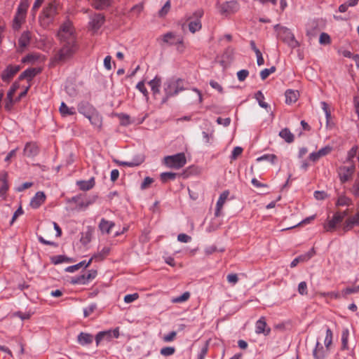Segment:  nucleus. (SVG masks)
<instances>
[{
  "label": "nucleus",
  "mask_w": 359,
  "mask_h": 359,
  "mask_svg": "<svg viewBox=\"0 0 359 359\" xmlns=\"http://www.w3.org/2000/svg\"><path fill=\"white\" fill-rule=\"evenodd\" d=\"M314 197L317 200H324L327 197V194L324 191H316Z\"/></svg>",
  "instance_id": "nucleus-64"
},
{
  "label": "nucleus",
  "mask_w": 359,
  "mask_h": 359,
  "mask_svg": "<svg viewBox=\"0 0 359 359\" xmlns=\"http://www.w3.org/2000/svg\"><path fill=\"white\" fill-rule=\"evenodd\" d=\"M279 135L281 138L284 139L287 143H291L294 141V135L290 132L288 128H284L280 130Z\"/></svg>",
  "instance_id": "nucleus-33"
},
{
  "label": "nucleus",
  "mask_w": 359,
  "mask_h": 359,
  "mask_svg": "<svg viewBox=\"0 0 359 359\" xmlns=\"http://www.w3.org/2000/svg\"><path fill=\"white\" fill-rule=\"evenodd\" d=\"M298 292L302 295H306L308 294L307 284L305 281L299 283L298 285Z\"/></svg>",
  "instance_id": "nucleus-55"
},
{
  "label": "nucleus",
  "mask_w": 359,
  "mask_h": 359,
  "mask_svg": "<svg viewBox=\"0 0 359 359\" xmlns=\"http://www.w3.org/2000/svg\"><path fill=\"white\" fill-rule=\"evenodd\" d=\"M57 36L60 41V43H76L74 28L72 23L69 20L66 21L60 26L57 32Z\"/></svg>",
  "instance_id": "nucleus-4"
},
{
  "label": "nucleus",
  "mask_w": 359,
  "mask_h": 359,
  "mask_svg": "<svg viewBox=\"0 0 359 359\" xmlns=\"http://www.w3.org/2000/svg\"><path fill=\"white\" fill-rule=\"evenodd\" d=\"M112 0H93L92 6L97 10H104L109 7Z\"/></svg>",
  "instance_id": "nucleus-30"
},
{
  "label": "nucleus",
  "mask_w": 359,
  "mask_h": 359,
  "mask_svg": "<svg viewBox=\"0 0 359 359\" xmlns=\"http://www.w3.org/2000/svg\"><path fill=\"white\" fill-rule=\"evenodd\" d=\"M186 163L187 159L184 153H178L164 158V163L167 167L171 168L180 169L184 167Z\"/></svg>",
  "instance_id": "nucleus-6"
},
{
  "label": "nucleus",
  "mask_w": 359,
  "mask_h": 359,
  "mask_svg": "<svg viewBox=\"0 0 359 359\" xmlns=\"http://www.w3.org/2000/svg\"><path fill=\"white\" fill-rule=\"evenodd\" d=\"M139 298L138 293L127 294L124 297V302L127 304L133 302Z\"/></svg>",
  "instance_id": "nucleus-56"
},
{
  "label": "nucleus",
  "mask_w": 359,
  "mask_h": 359,
  "mask_svg": "<svg viewBox=\"0 0 359 359\" xmlns=\"http://www.w3.org/2000/svg\"><path fill=\"white\" fill-rule=\"evenodd\" d=\"M217 8L220 15L229 17L239 11L240 4L237 0L226 1L221 4H217Z\"/></svg>",
  "instance_id": "nucleus-5"
},
{
  "label": "nucleus",
  "mask_w": 359,
  "mask_h": 359,
  "mask_svg": "<svg viewBox=\"0 0 359 359\" xmlns=\"http://www.w3.org/2000/svg\"><path fill=\"white\" fill-rule=\"evenodd\" d=\"M348 330L347 329L342 332L341 334V349L346 350L348 347Z\"/></svg>",
  "instance_id": "nucleus-40"
},
{
  "label": "nucleus",
  "mask_w": 359,
  "mask_h": 359,
  "mask_svg": "<svg viewBox=\"0 0 359 359\" xmlns=\"http://www.w3.org/2000/svg\"><path fill=\"white\" fill-rule=\"evenodd\" d=\"M7 173H4L2 177L3 184L0 188V195L4 196L8 189V185L6 181Z\"/></svg>",
  "instance_id": "nucleus-47"
},
{
  "label": "nucleus",
  "mask_w": 359,
  "mask_h": 359,
  "mask_svg": "<svg viewBox=\"0 0 359 359\" xmlns=\"http://www.w3.org/2000/svg\"><path fill=\"white\" fill-rule=\"evenodd\" d=\"M46 201V195L43 191H38L32 198L30 201V206L32 208L36 209L39 208Z\"/></svg>",
  "instance_id": "nucleus-20"
},
{
  "label": "nucleus",
  "mask_w": 359,
  "mask_h": 359,
  "mask_svg": "<svg viewBox=\"0 0 359 359\" xmlns=\"http://www.w3.org/2000/svg\"><path fill=\"white\" fill-rule=\"evenodd\" d=\"M278 158L276 155L273 154H264L257 158V161H268L272 164H275Z\"/></svg>",
  "instance_id": "nucleus-36"
},
{
  "label": "nucleus",
  "mask_w": 359,
  "mask_h": 359,
  "mask_svg": "<svg viewBox=\"0 0 359 359\" xmlns=\"http://www.w3.org/2000/svg\"><path fill=\"white\" fill-rule=\"evenodd\" d=\"M143 9H144V4L142 3H140V4H137L135 6H133L130 9V12L135 13L136 15L138 16L142 13Z\"/></svg>",
  "instance_id": "nucleus-52"
},
{
  "label": "nucleus",
  "mask_w": 359,
  "mask_h": 359,
  "mask_svg": "<svg viewBox=\"0 0 359 359\" xmlns=\"http://www.w3.org/2000/svg\"><path fill=\"white\" fill-rule=\"evenodd\" d=\"M285 102L288 104L294 103L299 97V93L297 90H287L285 93Z\"/></svg>",
  "instance_id": "nucleus-29"
},
{
  "label": "nucleus",
  "mask_w": 359,
  "mask_h": 359,
  "mask_svg": "<svg viewBox=\"0 0 359 359\" xmlns=\"http://www.w3.org/2000/svg\"><path fill=\"white\" fill-rule=\"evenodd\" d=\"M255 98L258 101L259 104L261 107L265 109L269 107V104L266 102H264V96L260 90L257 92V93L255 94Z\"/></svg>",
  "instance_id": "nucleus-41"
},
{
  "label": "nucleus",
  "mask_w": 359,
  "mask_h": 359,
  "mask_svg": "<svg viewBox=\"0 0 359 359\" xmlns=\"http://www.w3.org/2000/svg\"><path fill=\"white\" fill-rule=\"evenodd\" d=\"M177 332L175 331H172L168 334L164 335L163 339L165 342H170L172 341L176 337Z\"/></svg>",
  "instance_id": "nucleus-57"
},
{
  "label": "nucleus",
  "mask_w": 359,
  "mask_h": 359,
  "mask_svg": "<svg viewBox=\"0 0 359 359\" xmlns=\"http://www.w3.org/2000/svg\"><path fill=\"white\" fill-rule=\"evenodd\" d=\"M115 226L114 222H109L102 218L99 224V229L103 233L109 234L111 229Z\"/></svg>",
  "instance_id": "nucleus-27"
},
{
  "label": "nucleus",
  "mask_w": 359,
  "mask_h": 359,
  "mask_svg": "<svg viewBox=\"0 0 359 359\" xmlns=\"http://www.w3.org/2000/svg\"><path fill=\"white\" fill-rule=\"evenodd\" d=\"M30 41L31 32L29 31L23 32L18 39L20 51H23L24 49L29 44Z\"/></svg>",
  "instance_id": "nucleus-21"
},
{
  "label": "nucleus",
  "mask_w": 359,
  "mask_h": 359,
  "mask_svg": "<svg viewBox=\"0 0 359 359\" xmlns=\"http://www.w3.org/2000/svg\"><path fill=\"white\" fill-rule=\"evenodd\" d=\"M105 18L103 14L95 13L90 16L88 22L89 28L93 32H97L103 25Z\"/></svg>",
  "instance_id": "nucleus-10"
},
{
  "label": "nucleus",
  "mask_w": 359,
  "mask_h": 359,
  "mask_svg": "<svg viewBox=\"0 0 359 359\" xmlns=\"http://www.w3.org/2000/svg\"><path fill=\"white\" fill-rule=\"evenodd\" d=\"M148 83L154 95L160 93V87L161 85V78L160 76H156L154 79L151 80Z\"/></svg>",
  "instance_id": "nucleus-28"
},
{
  "label": "nucleus",
  "mask_w": 359,
  "mask_h": 359,
  "mask_svg": "<svg viewBox=\"0 0 359 359\" xmlns=\"http://www.w3.org/2000/svg\"><path fill=\"white\" fill-rule=\"evenodd\" d=\"M110 252V248L109 247H104L100 252L93 255V258H95L96 262H100L104 259Z\"/></svg>",
  "instance_id": "nucleus-34"
},
{
  "label": "nucleus",
  "mask_w": 359,
  "mask_h": 359,
  "mask_svg": "<svg viewBox=\"0 0 359 359\" xmlns=\"http://www.w3.org/2000/svg\"><path fill=\"white\" fill-rule=\"evenodd\" d=\"M29 8V1L28 0H21L20 4L18 5L17 12L18 13L26 15L27 11Z\"/></svg>",
  "instance_id": "nucleus-37"
},
{
  "label": "nucleus",
  "mask_w": 359,
  "mask_h": 359,
  "mask_svg": "<svg viewBox=\"0 0 359 359\" xmlns=\"http://www.w3.org/2000/svg\"><path fill=\"white\" fill-rule=\"evenodd\" d=\"M342 221L340 215L335 212L332 219L328 220L327 223L324 224V229L326 231H332L335 229L337 225Z\"/></svg>",
  "instance_id": "nucleus-17"
},
{
  "label": "nucleus",
  "mask_w": 359,
  "mask_h": 359,
  "mask_svg": "<svg viewBox=\"0 0 359 359\" xmlns=\"http://www.w3.org/2000/svg\"><path fill=\"white\" fill-rule=\"evenodd\" d=\"M351 202V200L345 196H341L338 198L337 201L336 203L337 206H344V205H348Z\"/></svg>",
  "instance_id": "nucleus-50"
},
{
  "label": "nucleus",
  "mask_w": 359,
  "mask_h": 359,
  "mask_svg": "<svg viewBox=\"0 0 359 359\" xmlns=\"http://www.w3.org/2000/svg\"><path fill=\"white\" fill-rule=\"evenodd\" d=\"M136 88L145 96H148V91L144 86V81H140L137 83Z\"/></svg>",
  "instance_id": "nucleus-59"
},
{
  "label": "nucleus",
  "mask_w": 359,
  "mask_h": 359,
  "mask_svg": "<svg viewBox=\"0 0 359 359\" xmlns=\"http://www.w3.org/2000/svg\"><path fill=\"white\" fill-rule=\"evenodd\" d=\"M332 149L330 146H326V147L319 149L318 151V154H320V156L321 157H323V156H325L329 154L332 151Z\"/></svg>",
  "instance_id": "nucleus-63"
},
{
  "label": "nucleus",
  "mask_w": 359,
  "mask_h": 359,
  "mask_svg": "<svg viewBox=\"0 0 359 359\" xmlns=\"http://www.w3.org/2000/svg\"><path fill=\"white\" fill-rule=\"evenodd\" d=\"M324 343L325 348L330 349V346L332 343V332L330 328H327L326 330V336Z\"/></svg>",
  "instance_id": "nucleus-42"
},
{
  "label": "nucleus",
  "mask_w": 359,
  "mask_h": 359,
  "mask_svg": "<svg viewBox=\"0 0 359 359\" xmlns=\"http://www.w3.org/2000/svg\"><path fill=\"white\" fill-rule=\"evenodd\" d=\"M190 297V293L189 292H184L182 295L178 296L172 299L173 303H182L187 301Z\"/></svg>",
  "instance_id": "nucleus-44"
},
{
  "label": "nucleus",
  "mask_w": 359,
  "mask_h": 359,
  "mask_svg": "<svg viewBox=\"0 0 359 359\" xmlns=\"http://www.w3.org/2000/svg\"><path fill=\"white\" fill-rule=\"evenodd\" d=\"M20 69V65H9L1 73V78L2 81L6 83L10 82Z\"/></svg>",
  "instance_id": "nucleus-11"
},
{
  "label": "nucleus",
  "mask_w": 359,
  "mask_h": 359,
  "mask_svg": "<svg viewBox=\"0 0 359 359\" xmlns=\"http://www.w3.org/2000/svg\"><path fill=\"white\" fill-rule=\"evenodd\" d=\"M39 72V71L36 68H28L20 74L18 79L31 81Z\"/></svg>",
  "instance_id": "nucleus-25"
},
{
  "label": "nucleus",
  "mask_w": 359,
  "mask_h": 359,
  "mask_svg": "<svg viewBox=\"0 0 359 359\" xmlns=\"http://www.w3.org/2000/svg\"><path fill=\"white\" fill-rule=\"evenodd\" d=\"M39 153V148L34 142H28L24 148V154L27 157H34Z\"/></svg>",
  "instance_id": "nucleus-22"
},
{
  "label": "nucleus",
  "mask_w": 359,
  "mask_h": 359,
  "mask_svg": "<svg viewBox=\"0 0 359 359\" xmlns=\"http://www.w3.org/2000/svg\"><path fill=\"white\" fill-rule=\"evenodd\" d=\"M203 10L201 8L196 10L193 13L194 20H191L189 23V29L191 33H195L201 29L202 25L201 18L203 17Z\"/></svg>",
  "instance_id": "nucleus-9"
},
{
  "label": "nucleus",
  "mask_w": 359,
  "mask_h": 359,
  "mask_svg": "<svg viewBox=\"0 0 359 359\" xmlns=\"http://www.w3.org/2000/svg\"><path fill=\"white\" fill-rule=\"evenodd\" d=\"M61 48L54 55L51 59L53 64H64L69 60L78 49L77 43H61Z\"/></svg>",
  "instance_id": "nucleus-3"
},
{
  "label": "nucleus",
  "mask_w": 359,
  "mask_h": 359,
  "mask_svg": "<svg viewBox=\"0 0 359 359\" xmlns=\"http://www.w3.org/2000/svg\"><path fill=\"white\" fill-rule=\"evenodd\" d=\"M243 152V148L240 147H236L233 148L231 158V159H236L238 156H240Z\"/></svg>",
  "instance_id": "nucleus-62"
},
{
  "label": "nucleus",
  "mask_w": 359,
  "mask_h": 359,
  "mask_svg": "<svg viewBox=\"0 0 359 359\" xmlns=\"http://www.w3.org/2000/svg\"><path fill=\"white\" fill-rule=\"evenodd\" d=\"M59 6L58 0H53L43 8L39 17L41 26L47 28L54 22L55 18L58 13Z\"/></svg>",
  "instance_id": "nucleus-1"
},
{
  "label": "nucleus",
  "mask_w": 359,
  "mask_h": 359,
  "mask_svg": "<svg viewBox=\"0 0 359 359\" xmlns=\"http://www.w3.org/2000/svg\"><path fill=\"white\" fill-rule=\"evenodd\" d=\"M226 279L228 282L232 285H235L238 281V277L236 273H230L226 276Z\"/></svg>",
  "instance_id": "nucleus-61"
},
{
  "label": "nucleus",
  "mask_w": 359,
  "mask_h": 359,
  "mask_svg": "<svg viewBox=\"0 0 359 359\" xmlns=\"http://www.w3.org/2000/svg\"><path fill=\"white\" fill-rule=\"evenodd\" d=\"M177 174L172 172H165L160 175L161 181L163 183H166L170 180H175Z\"/></svg>",
  "instance_id": "nucleus-35"
},
{
  "label": "nucleus",
  "mask_w": 359,
  "mask_h": 359,
  "mask_svg": "<svg viewBox=\"0 0 359 359\" xmlns=\"http://www.w3.org/2000/svg\"><path fill=\"white\" fill-rule=\"evenodd\" d=\"M90 123L99 130L101 129L102 125V118L99 112L96 110L87 118Z\"/></svg>",
  "instance_id": "nucleus-23"
},
{
  "label": "nucleus",
  "mask_w": 359,
  "mask_h": 359,
  "mask_svg": "<svg viewBox=\"0 0 359 359\" xmlns=\"http://www.w3.org/2000/svg\"><path fill=\"white\" fill-rule=\"evenodd\" d=\"M359 292V285L351 287H346L341 290V295L343 298H347V296L348 294H353V293H357Z\"/></svg>",
  "instance_id": "nucleus-39"
},
{
  "label": "nucleus",
  "mask_w": 359,
  "mask_h": 359,
  "mask_svg": "<svg viewBox=\"0 0 359 359\" xmlns=\"http://www.w3.org/2000/svg\"><path fill=\"white\" fill-rule=\"evenodd\" d=\"M175 347H172V346H166V347H163L161 349V354L163 355V356H170V355H172L175 353Z\"/></svg>",
  "instance_id": "nucleus-46"
},
{
  "label": "nucleus",
  "mask_w": 359,
  "mask_h": 359,
  "mask_svg": "<svg viewBox=\"0 0 359 359\" xmlns=\"http://www.w3.org/2000/svg\"><path fill=\"white\" fill-rule=\"evenodd\" d=\"M276 71V67L274 66L271 67L269 69H264L261 71L260 76L262 80H265L271 74L273 73Z\"/></svg>",
  "instance_id": "nucleus-48"
},
{
  "label": "nucleus",
  "mask_w": 359,
  "mask_h": 359,
  "mask_svg": "<svg viewBox=\"0 0 359 359\" xmlns=\"http://www.w3.org/2000/svg\"><path fill=\"white\" fill-rule=\"evenodd\" d=\"M25 16L26 15H25L16 13L13 21V29L18 30L21 27L22 24L25 20Z\"/></svg>",
  "instance_id": "nucleus-32"
},
{
  "label": "nucleus",
  "mask_w": 359,
  "mask_h": 359,
  "mask_svg": "<svg viewBox=\"0 0 359 359\" xmlns=\"http://www.w3.org/2000/svg\"><path fill=\"white\" fill-rule=\"evenodd\" d=\"M97 309V305L95 304H93L90 305L88 307L85 308L83 309V316L85 318H87L90 314H92L95 310Z\"/></svg>",
  "instance_id": "nucleus-53"
},
{
  "label": "nucleus",
  "mask_w": 359,
  "mask_h": 359,
  "mask_svg": "<svg viewBox=\"0 0 359 359\" xmlns=\"http://www.w3.org/2000/svg\"><path fill=\"white\" fill-rule=\"evenodd\" d=\"M355 226H359V211L345 221L343 229L344 231H348Z\"/></svg>",
  "instance_id": "nucleus-19"
},
{
  "label": "nucleus",
  "mask_w": 359,
  "mask_h": 359,
  "mask_svg": "<svg viewBox=\"0 0 359 359\" xmlns=\"http://www.w3.org/2000/svg\"><path fill=\"white\" fill-rule=\"evenodd\" d=\"M319 43L324 45L330 44L331 43V39L329 34L325 32L321 33L319 38Z\"/></svg>",
  "instance_id": "nucleus-49"
},
{
  "label": "nucleus",
  "mask_w": 359,
  "mask_h": 359,
  "mask_svg": "<svg viewBox=\"0 0 359 359\" xmlns=\"http://www.w3.org/2000/svg\"><path fill=\"white\" fill-rule=\"evenodd\" d=\"M184 89V80L175 78L167 80L163 85L165 97L162 100V103H165L170 97L177 95Z\"/></svg>",
  "instance_id": "nucleus-2"
},
{
  "label": "nucleus",
  "mask_w": 359,
  "mask_h": 359,
  "mask_svg": "<svg viewBox=\"0 0 359 359\" xmlns=\"http://www.w3.org/2000/svg\"><path fill=\"white\" fill-rule=\"evenodd\" d=\"M278 34L280 40L286 43L292 48L299 46L298 41L295 40L294 34L288 28L280 27L278 31Z\"/></svg>",
  "instance_id": "nucleus-7"
},
{
  "label": "nucleus",
  "mask_w": 359,
  "mask_h": 359,
  "mask_svg": "<svg viewBox=\"0 0 359 359\" xmlns=\"http://www.w3.org/2000/svg\"><path fill=\"white\" fill-rule=\"evenodd\" d=\"M59 111L62 116H71L76 114V110L74 107H69L65 102H62Z\"/></svg>",
  "instance_id": "nucleus-31"
},
{
  "label": "nucleus",
  "mask_w": 359,
  "mask_h": 359,
  "mask_svg": "<svg viewBox=\"0 0 359 359\" xmlns=\"http://www.w3.org/2000/svg\"><path fill=\"white\" fill-rule=\"evenodd\" d=\"M329 350L327 348H324L319 341H317L316 347L313 351L314 359H325L329 353Z\"/></svg>",
  "instance_id": "nucleus-16"
},
{
  "label": "nucleus",
  "mask_w": 359,
  "mask_h": 359,
  "mask_svg": "<svg viewBox=\"0 0 359 359\" xmlns=\"http://www.w3.org/2000/svg\"><path fill=\"white\" fill-rule=\"evenodd\" d=\"M255 332L257 334H264L267 336L271 332V328L267 327L264 317H261L256 323Z\"/></svg>",
  "instance_id": "nucleus-15"
},
{
  "label": "nucleus",
  "mask_w": 359,
  "mask_h": 359,
  "mask_svg": "<svg viewBox=\"0 0 359 359\" xmlns=\"http://www.w3.org/2000/svg\"><path fill=\"white\" fill-rule=\"evenodd\" d=\"M95 177H92L90 180H79L76 182V185L79 187V189L81 191H88L93 189L95 187Z\"/></svg>",
  "instance_id": "nucleus-24"
},
{
  "label": "nucleus",
  "mask_w": 359,
  "mask_h": 359,
  "mask_svg": "<svg viewBox=\"0 0 359 359\" xmlns=\"http://www.w3.org/2000/svg\"><path fill=\"white\" fill-rule=\"evenodd\" d=\"M119 335V327L99 332L95 337L96 346H99L102 340L111 341L113 338H118Z\"/></svg>",
  "instance_id": "nucleus-8"
},
{
  "label": "nucleus",
  "mask_w": 359,
  "mask_h": 359,
  "mask_svg": "<svg viewBox=\"0 0 359 359\" xmlns=\"http://www.w3.org/2000/svg\"><path fill=\"white\" fill-rule=\"evenodd\" d=\"M208 351V342L205 341L201 348V350L197 355V359H204Z\"/></svg>",
  "instance_id": "nucleus-43"
},
{
  "label": "nucleus",
  "mask_w": 359,
  "mask_h": 359,
  "mask_svg": "<svg viewBox=\"0 0 359 359\" xmlns=\"http://www.w3.org/2000/svg\"><path fill=\"white\" fill-rule=\"evenodd\" d=\"M307 260L304 257V255H302L292 260L290 264V267H295L299 262H306Z\"/></svg>",
  "instance_id": "nucleus-58"
},
{
  "label": "nucleus",
  "mask_w": 359,
  "mask_h": 359,
  "mask_svg": "<svg viewBox=\"0 0 359 359\" xmlns=\"http://www.w3.org/2000/svg\"><path fill=\"white\" fill-rule=\"evenodd\" d=\"M355 170V167L353 165L348 167V166H342L339 170V175L340 181L342 183L347 182L351 176L353 175Z\"/></svg>",
  "instance_id": "nucleus-14"
},
{
  "label": "nucleus",
  "mask_w": 359,
  "mask_h": 359,
  "mask_svg": "<svg viewBox=\"0 0 359 359\" xmlns=\"http://www.w3.org/2000/svg\"><path fill=\"white\" fill-rule=\"evenodd\" d=\"M143 162V159L134 160L132 161H121L119 164L128 167H135L140 165Z\"/></svg>",
  "instance_id": "nucleus-45"
},
{
  "label": "nucleus",
  "mask_w": 359,
  "mask_h": 359,
  "mask_svg": "<svg viewBox=\"0 0 359 359\" xmlns=\"http://www.w3.org/2000/svg\"><path fill=\"white\" fill-rule=\"evenodd\" d=\"M78 111L80 114L85 116L88 118L90 115H91L96 109L90 103L86 102H82L78 105Z\"/></svg>",
  "instance_id": "nucleus-18"
},
{
  "label": "nucleus",
  "mask_w": 359,
  "mask_h": 359,
  "mask_svg": "<svg viewBox=\"0 0 359 359\" xmlns=\"http://www.w3.org/2000/svg\"><path fill=\"white\" fill-rule=\"evenodd\" d=\"M93 341V336L89 333L81 332L77 337V341L81 346L91 344Z\"/></svg>",
  "instance_id": "nucleus-26"
},
{
  "label": "nucleus",
  "mask_w": 359,
  "mask_h": 359,
  "mask_svg": "<svg viewBox=\"0 0 359 359\" xmlns=\"http://www.w3.org/2000/svg\"><path fill=\"white\" fill-rule=\"evenodd\" d=\"M85 261H82L75 265L69 266L66 268V271L73 273L76 270L79 269L81 267L84 266Z\"/></svg>",
  "instance_id": "nucleus-54"
},
{
  "label": "nucleus",
  "mask_w": 359,
  "mask_h": 359,
  "mask_svg": "<svg viewBox=\"0 0 359 359\" xmlns=\"http://www.w3.org/2000/svg\"><path fill=\"white\" fill-rule=\"evenodd\" d=\"M170 9V2L167 1L161 9L158 11V15L160 17L165 16Z\"/></svg>",
  "instance_id": "nucleus-51"
},
{
  "label": "nucleus",
  "mask_w": 359,
  "mask_h": 359,
  "mask_svg": "<svg viewBox=\"0 0 359 359\" xmlns=\"http://www.w3.org/2000/svg\"><path fill=\"white\" fill-rule=\"evenodd\" d=\"M249 72L246 69H242L237 72L238 79L240 81H243L248 76Z\"/></svg>",
  "instance_id": "nucleus-60"
},
{
  "label": "nucleus",
  "mask_w": 359,
  "mask_h": 359,
  "mask_svg": "<svg viewBox=\"0 0 359 359\" xmlns=\"http://www.w3.org/2000/svg\"><path fill=\"white\" fill-rule=\"evenodd\" d=\"M70 283L73 285H85L88 283L87 279L86 278V274H82L76 277H74L71 279Z\"/></svg>",
  "instance_id": "nucleus-38"
},
{
  "label": "nucleus",
  "mask_w": 359,
  "mask_h": 359,
  "mask_svg": "<svg viewBox=\"0 0 359 359\" xmlns=\"http://www.w3.org/2000/svg\"><path fill=\"white\" fill-rule=\"evenodd\" d=\"M229 194H230V192L229 190H225L220 194V196L218 198V201L216 203V207H215V216L216 217L221 216L223 206H224V203H226V201L229 196Z\"/></svg>",
  "instance_id": "nucleus-13"
},
{
  "label": "nucleus",
  "mask_w": 359,
  "mask_h": 359,
  "mask_svg": "<svg viewBox=\"0 0 359 359\" xmlns=\"http://www.w3.org/2000/svg\"><path fill=\"white\" fill-rule=\"evenodd\" d=\"M18 86L16 83H13L7 93L6 98L5 100L4 108L7 111H11L13 109L15 100H13V96L17 90Z\"/></svg>",
  "instance_id": "nucleus-12"
}]
</instances>
